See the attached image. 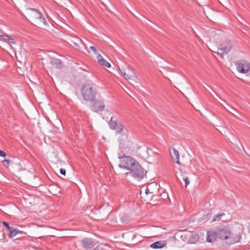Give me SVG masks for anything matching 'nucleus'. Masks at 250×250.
Instances as JSON below:
<instances>
[{"instance_id":"c756f323","label":"nucleus","mask_w":250,"mask_h":250,"mask_svg":"<svg viewBox=\"0 0 250 250\" xmlns=\"http://www.w3.org/2000/svg\"><path fill=\"white\" fill-rule=\"evenodd\" d=\"M149 189H146V194H148L149 193Z\"/></svg>"},{"instance_id":"393cba45","label":"nucleus","mask_w":250,"mask_h":250,"mask_svg":"<svg viewBox=\"0 0 250 250\" xmlns=\"http://www.w3.org/2000/svg\"><path fill=\"white\" fill-rule=\"evenodd\" d=\"M183 181L185 183V187L187 188V186L189 183V181L188 180V178L187 177H185L183 178Z\"/></svg>"},{"instance_id":"a878e982","label":"nucleus","mask_w":250,"mask_h":250,"mask_svg":"<svg viewBox=\"0 0 250 250\" xmlns=\"http://www.w3.org/2000/svg\"><path fill=\"white\" fill-rule=\"evenodd\" d=\"M7 42L9 44H16V42H15L13 38H9V40H8V41Z\"/></svg>"},{"instance_id":"aec40b11","label":"nucleus","mask_w":250,"mask_h":250,"mask_svg":"<svg viewBox=\"0 0 250 250\" xmlns=\"http://www.w3.org/2000/svg\"><path fill=\"white\" fill-rule=\"evenodd\" d=\"M224 215H225L224 213H222L220 214L216 215L214 216L212 221L214 222V221H219V220H221L222 216H224Z\"/></svg>"},{"instance_id":"6ab92c4d","label":"nucleus","mask_w":250,"mask_h":250,"mask_svg":"<svg viewBox=\"0 0 250 250\" xmlns=\"http://www.w3.org/2000/svg\"><path fill=\"white\" fill-rule=\"evenodd\" d=\"M199 240V235L197 234H192L189 238L191 243H195Z\"/></svg>"},{"instance_id":"423d86ee","label":"nucleus","mask_w":250,"mask_h":250,"mask_svg":"<svg viewBox=\"0 0 250 250\" xmlns=\"http://www.w3.org/2000/svg\"><path fill=\"white\" fill-rule=\"evenodd\" d=\"M119 70L123 77L126 80L132 79L133 77H135L133 69L129 65L122 67L121 69L119 68Z\"/></svg>"},{"instance_id":"f8f14e48","label":"nucleus","mask_w":250,"mask_h":250,"mask_svg":"<svg viewBox=\"0 0 250 250\" xmlns=\"http://www.w3.org/2000/svg\"><path fill=\"white\" fill-rule=\"evenodd\" d=\"M170 155L174 163L180 165L179 161V154L178 150H177L174 147H173L172 150L170 151Z\"/></svg>"},{"instance_id":"9d476101","label":"nucleus","mask_w":250,"mask_h":250,"mask_svg":"<svg viewBox=\"0 0 250 250\" xmlns=\"http://www.w3.org/2000/svg\"><path fill=\"white\" fill-rule=\"evenodd\" d=\"M104 103L102 101H95L92 105V110L95 112L103 111L104 108Z\"/></svg>"},{"instance_id":"cd10ccee","label":"nucleus","mask_w":250,"mask_h":250,"mask_svg":"<svg viewBox=\"0 0 250 250\" xmlns=\"http://www.w3.org/2000/svg\"><path fill=\"white\" fill-rule=\"evenodd\" d=\"M6 155L5 153L3 151L0 149V156L2 157H5Z\"/></svg>"},{"instance_id":"7c9ffc66","label":"nucleus","mask_w":250,"mask_h":250,"mask_svg":"<svg viewBox=\"0 0 250 250\" xmlns=\"http://www.w3.org/2000/svg\"><path fill=\"white\" fill-rule=\"evenodd\" d=\"M104 246V247H107V248H109V247H108V246H105H105Z\"/></svg>"},{"instance_id":"6e6552de","label":"nucleus","mask_w":250,"mask_h":250,"mask_svg":"<svg viewBox=\"0 0 250 250\" xmlns=\"http://www.w3.org/2000/svg\"><path fill=\"white\" fill-rule=\"evenodd\" d=\"M82 245L85 249H92L95 247V243L92 239L85 238L82 240Z\"/></svg>"},{"instance_id":"1a4fd4ad","label":"nucleus","mask_w":250,"mask_h":250,"mask_svg":"<svg viewBox=\"0 0 250 250\" xmlns=\"http://www.w3.org/2000/svg\"><path fill=\"white\" fill-rule=\"evenodd\" d=\"M121 122L118 121L116 118L112 117L108 122V125L111 129L116 130L123 125Z\"/></svg>"},{"instance_id":"2eb2a0df","label":"nucleus","mask_w":250,"mask_h":250,"mask_svg":"<svg viewBox=\"0 0 250 250\" xmlns=\"http://www.w3.org/2000/svg\"><path fill=\"white\" fill-rule=\"evenodd\" d=\"M165 246V243L164 241H159L153 243L150 246V248L153 249H161L164 247Z\"/></svg>"},{"instance_id":"9b49d317","label":"nucleus","mask_w":250,"mask_h":250,"mask_svg":"<svg viewBox=\"0 0 250 250\" xmlns=\"http://www.w3.org/2000/svg\"><path fill=\"white\" fill-rule=\"evenodd\" d=\"M218 238L217 230L208 231L207 232V241L208 242L212 243L214 242Z\"/></svg>"},{"instance_id":"a211bd4d","label":"nucleus","mask_w":250,"mask_h":250,"mask_svg":"<svg viewBox=\"0 0 250 250\" xmlns=\"http://www.w3.org/2000/svg\"><path fill=\"white\" fill-rule=\"evenodd\" d=\"M22 231L21 230H20L18 229H16L14 228H13V229L10 230L9 231V233L8 234V237L10 238H12L14 237L16 235H17L19 233H21Z\"/></svg>"},{"instance_id":"0eeeda50","label":"nucleus","mask_w":250,"mask_h":250,"mask_svg":"<svg viewBox=\"0 0 250 250\" xmlns=\"http://www.w3.org/2000/svg\"><path fill=\"white\" fill-rule=\"evenodd\" d=\"M29 10L33 11L35 13L32 14L31 15V18L32 20H39L40 21L42 22L44 25L47 24L46 21L42 15V14L38 10L35 8H28Z\"/></svg>"},{"instance_id":"39448f33","label":"nucleus","mask_w":250,"mask_h":250,"mask_svg":"<svg viewBox=\"0 0 250 250\" xmlns=\"http://www.w3.org/2000/svg\"><path fill=\"white\" fill-rule=\"evenodd\" d=\"M237 71L244 74L249 72L250 70V63L245 60H240L235 62Z\"/></svg>"},{"instance_id":"5701e85b","label":"nucleus","mask_w":250,"mask_h":250,"mask_svg":"<svg viewBox=\"0 0 250 250\" xmlns=\"http://www.w3.org/2000/svg\"><path fill=\"white\" fill-rule=\"evenodd\" d=\"M11 163V160L9 159H5L2 161V164L3 166L6 167H8L9 165Z\"/></svg>"},{"instance_id":"7ed1b4c3","label":"nucleus","mask_w":250,"mask_h":250,"mask_svg":"<svg viewBox=\"0 0 250 250\" xmlns=\"http://www.w3.org/2000/svg\"><path fill=\"white\" fill-rule=\"evenodd\" d=\"M120 168L130 170L133 166L136 164L137 161L130 156H125L119 157Z\"/></svg>"},{"instance_id":"4be33fe9","label":"nucleus","mask_w":250,"mask_h":250,"mask_svg":"<svg viewBox=\"0 0 250 250\" xmlns=\"http://www.w3.org/2000/svg\"><path fill=\"white\" fill-rule=\"evenodd\" d=\"M0 37L1 38L2 40L7 42L8 40H9L10 36L6 34H1L0 35Z\"/></svg>"},{"instance_id":"b1692460","label":"nucleus","mask_w":250,"mask_h":250,"mask_svg":"<svg viewBox=\"0 0 250 250\" xmlns=\"http://www.w3.org/2000/svg\"><path fill=\"white\" fill-rule=\"evenodd\" d=\"M2 224L4 227H5L7 228L9 232L10 231V230H11L13 229V227H11L9 225V223L3 221L2 222Z\"/></svg>"},{"instance_id":"f03ea898","label":"nucleus","mask_w":250,"mask_h":250,"mask_svg":"<svg viewBox=\"0 0 250 250\" xmlns=\"http://www.w3.org/2000/svg\"><path fill=\"white\" fill-rule=\"evenodd\" d=\"M81 93L83 99L87 101H92L95 100L96 90L94 89L91 84H84L81 89Z\"/></svg>"},{"instance_id":"f257e3e1","label":"nucleus","mask_w":250,"mask_h":250,"mask_svg":"<svg viewBox=\"0 0 250 250\" xmlns=\"http://www.w3.org/2000/svg\"><path fill=\"white\" fill-rule=\"evenodd\" d=\"M218 239L220 240L226 241L229 244H233L239 242L241 236L240 234H233L230 228L228 226H219L217 229Z\"/></svg>"},{"instance_id":"f3484780","label":"nucleus","mask_w":250,"mask_h":250,"mask_svg":"<svg viewBox=\"0 0 250 250\" xmlns=\"http://www.w3.org/2000/svg\"><path fill=\"white\" fill-rule=\"evenodd\" d=\"M50 62L53 66L58 68H61L62 65L61 60L57 58H51Z\"/></svg>"},{"instance_id":"c85d7f7f","label":"nucleus","mask_w":250,"mask_h":250,"mask_svg":"<svg viewBox=\"0 0 250 250\" xmlns=\"http://www.w3.org/2000/svg\"><path fill=\"white\" fill-rule=\"evenodd\" d=\"M60 173L63 175H65L66 173V170L64 168H61L60 169Z\"/></svg>"},{"instance_id":"412c9836","label":"nucleus","mask_w":250,"mask_h":250,"mask_svg":"<svg viewBox=\"0 0 250 250\" xmlns=\"http://www.w3.org/2000/svg\"><path fill=\"white\" fill-rule=\"evenodd\" d=\"M129 219V217L128 215L123 214L121 218L122 222L125 223L127 222Z\"/></svg>"},{"instance_id":"20e7f679","label":"nucleus","mask_w":250,"mask_h":250,"mask_svg":"<svg viewBox=\"0 0 250 250\" xmlns=\"http://www.w3.org/2000/svg\"><path fill=\"white\" fill-rule=\"evenodd\" d=\"M129 172L133 177L139 179H143L146 174L145 170L138 162L130 169Z\"/></svg>"},{"instance_id":"bb28decb","label":"nucleus","mask_w":250,"mask_h":250,"mask_svg":"<svg viewBox=\"0 0 250 250\" xmlns=\"http://www.w3.org/2000/svg\"><path fill=\"white\" fill-rule=\"evenodd\" d=\"M90 49L94 52L95 54H97V50L96 47L94 46H91L90 47Z\"/></svg>"},{"instance_id":"4468645a","label":"nucleus","mask_w":250,"mask_h":250,"mask_svg":"<svg viewBox=\"0 0 250 250\" xmlns=\"http://www.w3.org/2000/svg\"><path fill=\"white\" fill-rule=\"evenodd\" d=\"M218 51L217 52V54L219 55H221L222 57H223V55L224 54H228L230 50V46H225L221 44L220 45V47L218 48Z\"/></svg>"},{"instance_id":"ddd939ff","label":"nucleus","mask_w":250,"mask_h":250,"mask_svg":"<svg viewBox=\"0 0 250 250\" xmlns=\"http://www.w3.org/2000/svg\"><path fill=\"white\" fill-rule=\"evenodd\" d=\"M97 59L98 63L100 65L106 68L110 67L111 65L110 63L108 62L106 60H105L101 54H98L97 56Z\"/></svg>"},{"instance_id":"dca6fc26","label":"nucleus","mask_w":250,"mask_h":250,"mask_svg":"<svg viewBox=\"0 0 250 250\" xmlns=\"http://www.w3.org/2000/svg\"><path fill=\"white\" fill-rule=\"evenodd\" d=\"M116 132L122 136H125L126 137H127L128 135V130L125 127L124 124H123L119 129L116 130Z\"/></svg>"}]
</instances>
